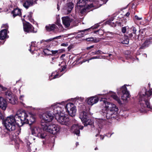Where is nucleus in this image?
<instances>
[{"label":"nucleus","mask_w":152,"mask_h":152,"mask_svg":"<svg viewBox=\"0 0 152 152\" xmlns=\"http://www.w3.org/2000/svg\"><path fill=\"white\" fill-rule=\"evenodd\" d=\"M23 28L24 31L26 33L32 32L34 33L37 32L34 31V27L28 22H26V23H23Z\"/></svg>","instance_id":"ddd939ff"},{"label":"nucleus","mask_w":152,"mask_h":152,"mask_svg":"<svg viewBox=\"0 0 152 152\" xmlns=\"http://www.w3.org/2000/svg\"><path fill=\"white\" fill-rule=\"evenodd\" d=\"M94 45H92V46H91L90 47H87V50H89L91 48H94Z\"/></svg>","instance_id":"09e8293b"},{"label":"nucleus","mask_w":152,"mask_h":152,"mask_svg":"<svg viewBox=\"0 0 152 152\" xmlns=\"http://www.w3.org/2000/svg\"><path fill=\"white\" fill-rule=\"evenodd\" d=\"M97 149H98V148L97 147H96L95 148V150H97Z\"/></svg>","instance_id":"6e6d98bb"},{"label":"nucleus","mask_w":152,"mask_h":152,"mask_svg":"<svg viewBox=\"0 0 152 152\" xmlns=\"http://www.w3.org/2000/svg\"><path fill=\"white\" fill-rule=\"evenodd\" d=\"M12 13L13 14L14 17L17 15L21 16V15L20 10L18 8L14 9L13 11H12Z\"/></svg>","instance_id":"4be33fe9"},{"label":"nucleus","mask_w":152,"mask_h":152,"mask_svg":"<svg viewBox=\"0 0 152 152\" xmlns=\"http://www.w3.org/2000/svg\"><path fill=\"white\" fill-rule=\"evenodd\" d=\"M91 5L90 7H92V6H93V5L91 4Z\"/></svg>","instance_id":"13d9d810"},{"label":"nucleus","mask_w":152,"mask_h":152,"mask_svg":"<svg viewBox=\"0 0 152 152\" xmlns=\"http://www.w3.org/2000/svg\"><path fill=\"white\" fill-rule=\"evenodd\" d=\"M32 13L31 12H29L27 15V17L28 19L31 22H32L33 20L32 18Z\"/></svg>","instance_id":"7c9ffc66"},{"label":"nucleus","mask_w":152,"mask_h":152,"mask_svg":"<svg viewBox=\"0 0 152 152\" xmlns=\"http://www.w3.org/2000/svg\"><path fill=\"white\" fill-rule=\"evenodd\" d=\"M53 118V115L50 112H47L43 113L42 116L41 120V125L42 126L43 124L46 123H50Z\"/></svg>","instance_id":"9b49d317"},{"label":"nucleus","mask_w":152,"mask_h":152,"mask_svg":"<svg viewBox=\"0 0 152 152\" xmlns=\"http://www.w3.org/2000/svg\"><path fill=\"white\" fill-rule=\"evenodd\" d=\"M25 16H26V15H24V16H23V17H25Z\"/></svg>","instance_id":"e2e57ef3"},{"label":"nucleus","mask_w":152,"mask_h":152,"mask_svg":"<svg viewBox=\"0 0 152 152\" xmlns=\"http://www.w3.org/2000/svg\"><path fill=\"white\" fill-rule=\"evenodd\" d=\"M152 95V91L149 90L146 91L144 88L140 92L138 95L139 103L141 108H147L152 111V107L150 105L149 102V97Z\"/></svg>","instance_id":"7ed1b4c3"},{"label":"nucleus","mask_w":152,"mask_h":152,"mask_svg":"<svg viewBox=\"0 0 152 152\" xmlns=\"http://www.w3.org/2000/svg\"><path fill=\"white\" fill-rule=\"evenodd\" d=\"M130 15V12H129V11L128 12H127L126 14L125 15H124V16H126V17H128L129 16V15Z\"/></svg>","instance_id":"de8ad7c7"},{"label":"nucleus","mask_w":152,"mask_h":152,"mask_svg":"<svg viewBox=\"0 0 152 152\" xmlns=\"http://www.w3.org/2000/svg\"><path fill=\"white\" fill-rule=\"evenodd\" d=\"M78 144H78V142H76V146H77V145H78Z\"/></svg>","instance_id":"5fc2aeb1"},{"label":"nucleus","mask_w":152,"mask_h":152,"mask_svg":"<svg viewBox=\"0 0 152 152\" xmlns=\"http://www.w3.org/2000/svg\"><path fill=\"white\" fill-rule=\"evenodd\" d=\"M15 117L20 118L22 124H31L35 121L34 115L31 113H27L25 111L18 112L15 115Z\"/></svg>","instance_id":"20e7f679"},{"label":"nucleus","mask_w":152,"mask_h":152,"mask_svg":"<svg viewBox=\"0 0 152 152\" xmlns=\"http://www.w3.org/2000/svg\"><path fill=\"white\" fill-rule=\"evenodd\" d=\"M37 0H22L21 2L23 6L26 9L36 3Z\"/></svg>","instance_id":"4468645a"},{"label":"nucleus","mask_w":152,"mask_h":152,"mask_svg":"<svg viewBox=\"0 0 152 152\" xmlns=\"http://www.w3.org/2000/svg\"><path fill=\"white\" fill-rule=\"evenodd\" d=\"M129 39L126 37L124 38V39H120V42L121 43L123 44H127L129 43Z\"/></svg>","instance_id":"cd10ccee"},{"label":"nucleus","mask_w":152,"mask_h":152,"mask_svg":"<svg viewBox=\"0 0 152 152\" xmlns=\"http://www.w3.org/2000/svg\"><path fill=\"white\" fill-rule=\"evenodd\" d=\"M99 25L98 24H95L94 26H92L91 27L89 28L85 29L83 30L79 31L80 32H83L81 34H78V37H81L83 36L84 35H86L88 34L87 31L89 32L91 31V29H96L99 26Z\"/></svg>","instance_id":"dca6fc26"},{"label":"nucleus","mask_w":152,"mask_h":152,"mask_svg":"<svg viewBox=\"0 0 152 152\" xmlns=\"http://www.w3.org/2000/svg\"><path fill=\"white\" fill-rule=\"evenodd\" d=\"M100 39L99 38H94L93 42H94L96 43L99 42L100 41Z\"/></svg>","instance_id":"e433bc0d"},{"label":"nucleus","mask_w":152,"mask_h":152,"mask_svg":"<svg viewBox=\"0 0 152 152\" xmlns=\"http://www.w3.org/2000/svg\"><path fill=\"white\" fill-rule=\"evenodd\" d=\"M57 9L58 10H59V6H58V4H57Z\"/></svg>","instance_id":"603ef678"},{"label":"nucleus","mask_w":152,"mask_h":152,"mask_svg":"<svg viewBox=\"0 0 152 152\" xmlns=\"http://www.w3.org/2000/svg\"><path fill=\"white\" fill-rule=\"evenodd\" d=\"M51 51L48 49H45L44 50L43 52L45 54L48 55H51Z\"/></svg>","instance_id":"473e14b6"},{"label":"nucleus","mask_w":152,"mask_h":152,"mask_svg":"<svg viewBox=\"0 0 152 152\" xmlns=\"http://www.w3.org/2000/svg\"><path fill=\"white\" fill-rule=\"evenodd\" d=\"M45 28L48 31H51L55 30H57L58 28L57 26L54 24L46 26Z\"/></svg>","instance_id":"aec40b11"},{"label":"nucleus","mask_w":152,"mask_h":152,"mask_svg":"<svg viewBox=\"0 0 152 152\" xmlns=\"http://www.w3.org/2000/svg\"><path fill=\"white\" fill-rule=\"evenodd\" d=\"M64 102L61 103H58L56 104L52 105L50 109L53 111V113L55 117L57 115H60L61 113H64V106H63Z\"/></svg>","instance_id":"423d86ee"},{"label":"nucleus","mask_w":152,"mask_h":152,"mask_svg":"<svg viewBox=\"0 0 152 152\" xmlns=\"http://www.w3.org/2000/svg\"><path fill=\"white\" fill-rule=\"evenodd\" d=\"M6 97L7 98L9 101H11L12 98V93L9 89L5 92Z\"/></svg>","instance_id":"b1692460"},{"label":"nucleus","mask_w":152,"mask_h":152,"mask_svg":"<svg viewBox=\"0 0 152 152\" xmlns=\"http://www.w3.org/2000/svg\"><path fill=\"white\" fill-rule=\"evenodd\" d=\"M134 18L137 20H140L142 19V18L138 17V16L136 15L134 16Z\"/></svg>","instance_id":"a19ab883"},{"label":"nucleus","mask_w":152,"mask_h":152,"mask_svg":"<svg viewBox=\"0 0 152 152\" xmlns=\"http://www.w3.org/2000/svg\"><path fill=\"white\" fill-rule=\"evenodd\" d=\"M63 106H64V110L65 111L72 117L75 115L76 109L74 104L71 103H67L64 102Z\"/></svg>","instance_id":"0eeeda50"},{"label":"nucleus","mask_w":152,"mask_h":152,"mask_svg":"<svg viewBox=\"0 0 152 152\" xmlns=\"http://www.w3.org/2000/svg\"><path fill=\"white\" fill-rule=\"evenodd\" d=\"M61 113L60 115H57L55 117V119L58 122L62 125L69 126L70 124L69 119L68 118L64 116V113Z\"/></svg>","instance_id":"1a4fd4ad"},{"label":"nucleus","mask_w":152,"mask_h":152,"mask_svg":"<svg viewBox=\"0 0 152 152\" xmlns=\"http://www.w3.org/2000/svg\"><path fill=\"white\" fill-rule=\"evenodd\" d=\"M86 40L87 41H91V42H93L94 40V38L93 37H91L87 38L86 39Z\"/></svg>","instance_id":"ea45409f"},{"label":"nucleus","mask_w":152,"mask_h":152,"mask_svg":"<svg viewBox=\"0 0 152 152\" xmlns=\"http://www.w3.org/2000/svg\"><path fill=\"white\" fill-rule=\"evenodd\" d=\"M63 23L65 27H68L70 25L71 22V20L69 17L66 16L62 18Z\"/></svg>","instance_id":"f3484780"},{"label":"nucleus","mask_w":152,"mask_h":152,"mask_svg":"<svg viewBox=\"0 0 152 152\" xmlns=\"http://www.w3.org/2000/svg\"><path fill=\"white\" fill-rule=\"evenodd\" d=\"M66 68V66H64L63 67H62V69H59V71L60 72H62Z\"/></svg>","instance_id":"79ce46f5"},{"label":"nucleus","mask_w":152,"mask_h":152,"mask_svg":"<svg viewBox=\"0 0 152 152\" xmlns=\"http://www.w3.org/2000/svg\"><path fill=\"white\" fill-rule=\"evenodd\" d=\"M55 58H52V60H53L55 59Z\"/></svg>","instance_id":"4d7b16f0"},{"label":"nucleus","mask_w":152,"mask_h":152,"mask_svg":"<svg viewBox=\"0 0 152 152\" xmlns=\"http://www.w3.org/2000/svg\"><path fill=\"white\" fill-rule=\"evenodd\" d=\"M81 13H83V11H81Z\"/></svg>","instance_id":"680f3d73"},{"label":"nucleus","mask_w":152,"mask_h":152,"mask_svg":"<svg viewBox=\"0 0 152 152\" xmlns=\"http://www.w3.org/2000/svg\"><path fill=\"white\" fill-rule=\"evenodd\" d=\"M65 56V54H62L61 56V58H62L63 57H64Z\"/></svg>","instance_id":"3c124183"},{"label":"nucleus","mask_w":152,"mask_h":152,"mask_svg":"<svg viewBox=\"0 0 152 152\" xmlns=\"http://www.w3.org/2000/svg\"><path fill=\"white\" fill-rule=\"evenodd\" d=\"M101 101L103 102L105 105L103 110L102 114L104 118H99L97 120L100 126L105 123V118L107 119L115 118L118 110V108L115 105L112 103L107 102L106 98H102Z\"/></svg>","instance_id":"f03ea898"},{"label":"nucleus","mask_w":152,"mask_h":152,"mask_svg":"<svg viewBox=\"0 0 152 152\" xmlns=\"http://www.w3.org/2000/svg\"><path fill=\"white\" fill-rule=\"evenodd\" d=\"M111 97L114 100L117 101V102L119 104H121V102L120 99L114 93H113L110 95Z\"/></svg>","instance_id":"5701e85b"},{"label":"nucleus","mask_w":152,"mask_h":152,"mask_svg":"<svg viewBox=\"0 0 152 152\" xmlns=\"http://www.w3.org/2000/svg\"><path fill=\"white\" fill-rule=\"evenodd\" d=\"M132 29L133 33L134 34H136V33L137 31V29L135 27L133 26L132 27Z\"/></svg>","instance_id":"c9c22d12"},{"label":"nucleus","mask_w":152,"mask_h":152,"mask_svg":"<svg viewBox=\"0 0 152 152\" xmlns=\"http://www.w3.org/2000/svg\"><path fill=\"white\" fill-rule=\"evenodd\" d=\"M13 116L7 117L3 122L4 126L7 130L9 132L14 131L17 127L15 119Z\"/></svg>","instance_id":"39448f33"},{"label":"nucleus","mask_w":152,"mask_h":152,"mask_svg":"<svg viewBox=\"0 0 152 152\" xmlns=\"http://www.w3.org/2000/svg\"><path fill=\"white\" fill-rule=\"evenodd\" d=\"M88 115L89 114L87 112H85L84 111L80 113L79 118L81 120L85 126L92 124V121H91L88 117Z\"/></svg>","instance_id":"6e6552de"},{"label":"nucleus","mask_w":152,"mask_h":152,"mask_svg":"<svg viewBox=\"0 0 152 152\" xmlns=\"http://www.w3.org/2000/svg\"><path fill=\"white\" fill-rule=\"evenodd\" d=\"M64 50L63 49H60L58 50H51V55H55L58 54L59 53H63Z\"/></svg>","instance_id":"bb28decb"},{"label":"nucleus","mask_w":152,"mask_h":152,"mask_svg":"<svg viewBox=\"0 0 152 152\" xmlns=\"http://www.w3.org/2000/svg\"><path fill=\"white\" fill-rule=\"evenodd\" d=\"M42 129L37 126L31 128L32 134L40 138L44 139L47 135L45 131L55 134L58 133L60 130L59 127L57 124L51 123L43 124Z\"/></svg>","instance_id":"f257e3e1"},{"label":"nucleus","mask_w":152,"mask_h":152,"mask_svg":"<svg viewBox=\"0 0 152 152\" xmlns=\"http://www.w3.org/2000/svg\"><path fill=\"white\" fill-rule=\"evenodd\" d=\"M101 51L99 50L97 51H96L95 52H93V54H101Z\"/></svg>","instance_id":"f704fd0d"},{"label":"nucleus","mask_w":152,"mask_h":152,"mask_svg":"<svg viewBox=\"0 0 152 152\" xmlns=\"http://www.w3.org/2000/svg\"><path fill=\"white\" fill-rule=\"evenodd\" d=\"M23 96H21L20 97V102H23Z\"/></svg>","instance_id":"a18cd8bd"},{"label":"nucleus","mask_w":152,"mask_h":152,"mask_svg":"<svg viewBox=\"0 0 152 152\" xmlns=\"http://www.w3.org/2000/svg\"><path fill=\"white\" fill-rule=\"evenodd\" d=\"M117 91L118 94L120 93V91H121L122 94L121 97V99L123 101L126 102L128 99L130 97V95L125 85H124L120 89H118Z\"/></svg>","instance_id":"9d476101"},{"label":"nucleus","mask_w":152,"mask_h":152,"mask_svg":"<svg viewBox=\"0 0 152 152\" xmlns=\"http://www.w3.org/2000/svg\"><path fill=\"white\" fill-rule=\"evenodd\" d=\"M99 58V56H96L92 57H91L90 58V59L91 60V59H94Z\"/></svg>","instance_id":"c03bdc74"},{"label":"nucleus","mask_w":152,"mask_h":152,"mask_svg":"<svg viewBox=\"0 0 152 152\" xmlns=\"http://www.w3.org/2000/svg\"><path fill=\"white\" fill-rule=\"evenodd\" d=\"M56 24L58 26L60 30H62L63 29V27L60 23V20L58 18H57Z\"/></svg>","instance_id":"c756f323"},{"label":"nucleus","mask_w":152,"mask_h":152,"mask_svg":"<svg viewBox=\"0 0 152 152\" xmlns=\"http://www.w3.org/2000/svg\"><path fill=\"white\" fill-rule=\"evenodd\" d=\"M89 1H90L94 0H79L77 3V6L79 7H83Z\"/></svg>","instance_id":"412c9836"},{"label":"nucleus","mask_w":152,"mask_h":152,"mask_svg":"<svg viewBox=\"0 0 152 152\" xmlns=\"http://www.w3.org/2000/svg\"><path fill=\"white\" fill-rule=\"evenodd\" d=\"M99 31H101V33H103V32L102 30H100V29H99V30H97L96 31H94V33H96L97 32H99Z\"/></svg>","instance_id":"49530a36"},{"label":"nucleus","mask_w":152,"mask_h":152,"mask_svg":"<svg viewBox=\"0 0 152 152\" xmlns=\"http://www.w3.org/2000/svg\"><path fill=\"white\" fill-rule=\"evenodd\" d=\"M83 126H79L78 124L73 125L71 127V130L74 134L79 136L80 135V129H83Z\"/></svg>","instance_id":"2eb2a0df"},{"label":"nucleus","mask_w":152,"mask_h":152,"mask_svg":"<svg viewBox=\"0 0 152 152\" xmlns=\"http://www.w3.org/2000/svg\"><path fill=\"white\" fill-rule=\"evenodd\" d=\"M61 46L64 47H67L68 46V44L67 43H63L61 44Z\"/></svg>","instance_id":"37998d69"},{"label":"nucleus","mask_w":152,"mask_h":152,"mask_svg":"<svg viewBox=\"0 0 152 152\" xmlns=\"http://www.w3.org/2000/svg\"><path fill=\"white\" fill-rule=\"evenodd\" d=\"M1 12V11H0V12Z\"/></svg>","instance_id":"69168bd1"},{"label":"nucleus","mask_w":152,"mask_h":152,"mask_svg":"<svg viewBox=\"0 0 152 152\" xmlns=\"http://www.w3.org/2000/svg\"><path fill=\"white\" fill-rule=\"evenodd\" d=\"M97 134H96V137H97Z\"/></svg>","instance_id":"052dcab7"},{"label":"nucleus","mask_w":152,"mask_h":152,"mask_svg":"<svg viewBox=\"0 0 152 152\" xmlns=\"http://www.w3.org/2000/svg\"><path fill=\"white\" fill-rule=\"evenodd\" d=\"M4 27L5 29L2 30L0 31V39L4 40L7 37V30L9 27L8 25L7 24H3L1 26V28Z\"/></svg>","instance_id":"f8f14e48"},{"label":"nucleus","mask_w":152,"mask_h":152,"mask_svg":"<svg viewBox=\"0 0 152 152\" xmlns=\"http://www.w3.org/2000/svg\"><path fill=\"white\" fill-rule=\"evenodd\" d=\"M148 41V40L145 41L144 43L142 45V48H144L145 47H147L148 46V45L149 44Z\"/></svg>","instance_id":"2f4dec72"},{"label":"nucleus","mask_w":152,"mask_h":152,"mask_svg":"<svg viewBox=\"0 0 152 152\" xmlns=\"http://www.w3.org/2000/svg\"><path fill=\"white\" fill-rule=\"evenodd\" d=\"M36 42H31V44L30 46V48L29 49V50L31 52L32 51L31 53H33V51L34 50V47L36 46V45L35 44Z\"/></svg>","instance_id":"c85d7f7f"},{"label":"nucleus","mask_w":152,"mask_h":152,"mask_svg":"<svg viewBox=\"0 0 152 152\" xmlns=\"http://www.w3.org/2000/svg\"><path fill=\"white\" fill-rule=\"evenodd\" d=\"M61 37V36H57V37H54V38H50V39H48L46 40H42V41H41L40 43H44L45 42H49L50 41H51L53 40L54 39H58L59 38Z\"/></svg>","instance_id":"a878e982"},{"label":"nucleus","mask_w":152,"mask_h":152,"mask_svg":"<svg viewBox=\"0 0 152 152\" xmlns=\"http://www.w3.org/2000/svg\"><path fill=\"white\" fill-rule=\"evenodd\" d=\"M101 95H104V94H101Z\"/></svg>","instance_id":"bf43d9fd"},{"label":"nucleus","mask_w":152,"mask_h":152,"mask_svg":"<svg viewBox=\"0 0 152 152\" xmlns=\"http://www.w3.org/2000/svg\"><path fill=\"white\" fill-rule=\"evenodd\" d=\"M98 99L96 97H91L88 98L87 100V103L90 105H92L96 103L98 101Z\"/></svg>","instance_id":"a211bd4d"},{"label":"nucleus","mask_w":152,"mask_h":152,"mask_svg":"<svg viewBox=\"0 0 152 152\" xmlns=\"http://www.w3.org/2000/svg\"><path fill=\"white\" fill-rule=\"evenodd\" d=\"M126 27H124L122 28L121 31L122 33H126Z\"/></svg>","instance_id":"58836bf2"},{"label":"nucleus","mask_w":152,"mask_h":152,"mask_svg":"<svg viewBox=\"0 0 152 152\" xmlns=\"http://www.w3.org/2000/svg\"><path fill=\"white\" fill-rule=\"evenodd\" d=\"M7 106L6 100L0 97V107L3 110H5Z\"/></svg>","instance_id":"6ab92c4d"},{"label":"nucleus","mask_w":152,"mask_h":152,"mask_svg":"<svg viewBox=\"0 0 152 152\" xmlns=\"http://www.w3.org/2000/svg\"><path fill=\"white\" fill-rule=\"evenodd\" d=\"M133 36V35L132 33H130L129 34V37L131 38Z\"/></svg>","instance_id":"8fccbe9b"},{"label":"nucleus","mask_w":152,"mask_h":152,"mask_svg":"<svg viewBox=\"0 0 152 152\" xmlns=\"http://www.w3.org/2000/svg\"><path fill=\"white\" fill-rule=\"evenodd\" d=\"M54 73V72L52 73L51 75V77L53 76V77L52 78V79H54L56 78H58L61 76V75L58 76V74H56V75H53ZM50 77L49 79H50V80H51L52 79H50Z\"/></svg>","instance_id":"72a5a7b5"},{"label":"nucleus","mask_w":152,"mask_h":152,"mask_svg":"<svg viewBox=\"0 0 152 152\" xmlns=\"http://www.w3.org/2000/svg\"><path fill=\"white\" fill-rule=\"evenodd\" d=\"M67 10L68 11V13H69L71 10H72V8L73 7V3L72 2H69L67 4Z\"/></svg>","instance_id":"393cba45"},{"label":"nucleus","mask_w":152,"mask_h":152,"mask_svg":"<svg viewBox=\"0 0 152 152\" xmlns=\"http://www.w3.org/2000/svg\"><path fill=\"white\" fill-rule=\"evenodd\" d=\"M31 152H35V151L34 150L32 151V149H31Z\"/></svg>","instance_id":"864d4df0"},{"label":"nucleus","mask_w":152,"mask_h":152,"mask_svg":"<svg viewBox=\"0 0 152 152\" xmlns=\"http://www.w3.org/2000/svg\"><path fill=\"white\" fill-rule=\"evenodd\" d=\"M103 138H104V137H102V139H103Z\"/></svg>","instance_id":"0e129e2a"},{"label":"nucleus","mask_w":152,"mask_h":152,"mask_svg":"<svg viewBox=\"0 0 152 152\" xmlns=\"http://www.w3.org/2000/svg\"><path fill=\"white\" fill-rule=\"evenodd\" d=\"M0 88L2 90V91H5L7 90V88L6 87H4L2 85L0 84Z\"/></svg>","instance_id":"4c0bfd02"}]
</instances>
